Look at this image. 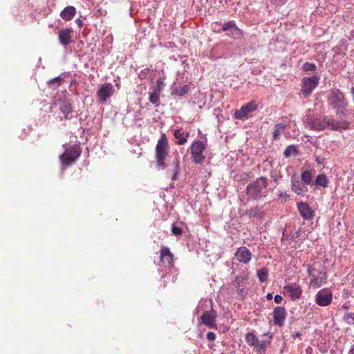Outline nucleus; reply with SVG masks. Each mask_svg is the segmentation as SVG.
I'll return each instance as SVG.
<instances>
[{
	"mask_svg": "<svg viewBox=\"0 0 354 354\" xmlns=\"http://www.w3.org/2000/svg\"><path fill=\"white\" fill-rule=\"evenodd\" d=\"M304 124L313 131H323L326 129L332 131L347 129L350 123L346 120H337L332 117L322 115L319 113L306 114L304 120Z\"/></svg>",
	"mask_w": 354,
	"mask_h": 354,
	"instance_id": "obj_1",
	"label": "nucleus"
},
{
	"mask_svg": "<svg viewBox=\"0 0 354 354\" xmlns=\"http://www.w3.org/2000/svg\"><path fill=\"white\" fill-rule=\"evenodd\" d=\"M168 140L166 135L163 133L158 139L156 146V166L158 169H163L166 167L165 160L168 155Z\"/></svg>",
	"mask_w": 354,
	"mask_h": 354,
	"instance_id": "obj_2",
	"label": "nucleus"
},
{
	"mask_svg": "<svg viewBox=\"0 0 354 354\" xmlns=\"http://www.w3.org/2000/svg\"><path fill=\"white\" fill-rule=\"evenodd\" d=\"M267 186L268 178L261 176L247 186V194L253 199L259 198L266 193Z\"/></svg>",
	"mask_w": 354,
	"mask_h": 354,
	"instance_id": "obj_3",
	"label": "nucleus"
},
{
	"mask_svg": "<svg viewBox=\"0 0 354 354\" xmlns=\"http://www.w3.org/2000/svg\"><path fill=\"white\" fill-rule=\"evenodd\" d=\"M218 23L212 25V30L214 32L221 33L222 32H227V35L234 39H239L243 37V31L240 29L234 21H228L222 25L221 28L216 29Z\"/></svg>",
	"mask_w": 354,
	"mask_h": 354,
	"instance_id": "obj_4",
	"label": "nucleus"
},
{
	"mask_svg": "<svg viewBox=\"0 0 354 354\" xmlns=\"http://www.w3.org/2000/svg\"><path fill=\"white\" fill-rule=\"evenodd\" d=\"M80 146L75 145L67 148L59 156L60 162L63 167H67L73 164L81 155Z\"/></svg>",
	"mask_w": 354,
	"mask_h": 354,
	"instance_id": "obj_5",
	"label": "nucleus"
},
{
	"mask_svg": "<svg viewBox=\"0 0 354 354\" xmlns=\"http://www.w3.org/2000/svg\"><path fill=\"white\" fill-rule=\"evenodd\" d=\"M330 104L337 109V113H343L347 106V102L344 93L339 89L332 91L328 97Z\"/></svg>",
	"mask_w": 354,
	"mask_h": 354,
	"instance_id": "obj_6",
	"label": "nucleus"
},
{
	"mask_svg": "<svg viewBox=\"0 0 354 354\" xmlns=\"http://www.w3.org/2000/svg\"><path fill=\"white\" fill-rule=\"evenodd\" d=\"M319 77L317 75L304 77L301 80L300 93L304 97L311 95L314 89L318 86Z\"/></svg>",
	"mask_w": 354,
	"mask_h": 354,
	"instance_id": "obj_7",
	"label": "nucleus"
},
{
	"mask_svg": "<svg viewBox=\"0 0 354 354\" xmlns=\"http://www.w3.org/2000/svg\"><path fill=\"white\" fill-rule=\"evenodd\" d=\"M206 145L201 140H194L190 147L192 158L195 164H201L205 158L203 154Z\"/></svg>",
	"mask_w": 354,
	"mask_h": 354,
	"instance_id": "obj_8",
	"label": "nucleus"
},
{
	"mask_svg": "<svg viewBox=\"0 0 354 354\" xmlns=\"http://www.w3.org/2000/svg\"><path fill=\"white\" fill-rule=\"evenodd\" d=\"M59 106L60 111L64 115L65 120L71 118L70 114L72 113L73 107L71 100L66 97H59L56 101L53 102L50 106V112H53V107Z\"/></svg>",
	"mask_w": 354,
	"mask_h": 354,
	"instance_id": "obj_9",
	"label": "nucleus"
},
{
	"mask_svg": "<svg viewBox=\"0 0 354 354\" xmlns=\"http://www.w3.org/2000/svg\"><path fill=\"white\" fill-rule=\"evenodd\" d=\"M308 272L311 276L310 279V286L314 288L321 287L326 280V274L325 272H317L315 274L316 270L311 267L308 268Z\"/></svg>",
	"mask_w": 354,
	"mask_h": 354,
	"instance_id": "obj_10",
	"label": "nucleus"
},
{
	"mask_svg": "<svg viewBox=\"0 0 354 354\" xmlns=\"http://www.w3.org/2000/svg\"><path fill=\"white\" fill-rule=\"evenodd\" d=\"M258 109V103L252 100L249 103L243 105L240 109L236 111L234 118L238 120H244L248 118L250 113L255 111Z\"/></svg>",
	"mask_w": 354,
	"mask_h": 354,
	"instance_id": "obj_11",
	"label": "nucleus"
},
{
	"mask_svg": "<svg viewBox=\"0 0 354 354\" xmlns=\"http://www.w3.org/2000/svg\"><path fill=\"white\" fill-rule=\"evenodd\" d=\"M113 93V86L111 83L104 84L97 91V97L100 102L105 103Z\"/></svg>",
	"mask_w": 354,
	"mask_h": 354,
	"instance_id": "obj_12",
	"label": "nucleus"
},
{
	"mask_svg": "<svg viewBox=\"0 0 354 354\" xmlns=\"http://www.w3.org/2000/svg\"><path fill=\"white\" fill-rule=\"evenodd\" d=\"M333 300V294L326 290H319L315 295V302L319 306H327Z\"/></svg>",
	"mask_w": 354,
	"mask_h": 354,
	"instance_id": "obj_13",
	"label": "nucleus"
},
{
	"mask_svg": "<svg viewBox=\"0 0 354 354\" xmlns=\"http://www.w3.org/2000/svg\"><path fill=\"white\" fill-rule=\"evenodd\" d=\"M234 256L239 262L248 264L252 259V254L248 248L242 246L237 249Z\"/></svg>",
	"mask_w": 354,
	"mask_h": 354,
	"instance_id": "obj_14",
	"label": "nucleus"
},
{
	"mask_svg": "<svg viewBox=\"0 0 354 354\" xmlns=\"http://www.w3.org/2000/svg\"><path fill=\"white\" fill-rule=\"evenodd\" d=\"M73 30L72 28H63L58 32V38L62 46H67L73 42Z\"/></svg>",
	"mask_w": 354,
	"mask_h": 354,
	"instance_id": "obj_15",
	"label": "nucleus"
},
{
	"mask_svg": "<svg viewBox=\"0 0 354 354\" xmlns=\"http://www.w3.org/2000/svg\"><path fill=\"white\" fill-rule=\"evenodd\" d=\"M297 208L301 216L305 220H311L314 217V211L310 207L307 203H298Z\"/></svg>",
	"mask_w": 354,
	"mask_h": 354,
	"instance_id": "obj_16",
	"label": "nucleus"
},
{
	"mask_svg": "<svg viewBox=\"0 0 354 354\" xmlns=\"http://www.w3.org/2000/svg\"><path fill=\"white\" fill-rule=\"evenodd\" d=\"M286 317V309L283 307L277 306L273 310V321L275 325L282 326Z\"/></svg>",
	"mask_w": 354,
	"mask_h": 354,
	"instance_id": "obj_17",
	"label": "nucleus"
},
{
	"mask_svg": "<svg viewBox=\"0 0 354 354\" xmlns=\"http://www.w3.org/2000/svg\"><path fill=\"white\" fill-rule=\"evenodd\" d=\"M216 317V312L212 309L210 311H205L201 318L204 325L209 328H214L215 326Z\"/></svg>",
	"mask_w": 354,
	"mask_h": 354,
	"instance_id": "obj_18",
	"label": "nucleus"
},
{
	"mask_svg": "<svg viewBox=\"0 0 354 354\" xmlns=\"http://www.w3.org/2000/svg\"><path fill=\"white\" fill-rule=\"evenodd\" d=\"M248 279V274L242 273L235 277L234 285L237 289V293L242 295L246 292L244 286V281Z\"/></svg>",
	"mask_w": 354,
	"mask_h": 354,
	"instance_id": "obj_19",
	"label": "nucleus"
},
{
	"mask_svg": "<svg viewBox=\"0 0 354 354\" xmlns=\"http://www.w3.org/2000/svg\"><path fill=\"white\" fill-rule=\"evenodd\" d=\"M291 189L297 195L306 194L308 189L305 183L298 179L291 180Z\"/></svg>",
	"mask_w": 354,
	"mask_h": 354,
	"instance_id": "obj_20",
	"label": "nucleus"
},
{
	"mask_svg": "<svg viewBox=\"0 0 354 354\" xmlns=\"http://www.w3.org/2000/svg\"><path fill=\"white\" fill-rule=\"evenodd\" d=\"M283 289L286 292L290 294V297L292 299H297L300 298L302 293L301 286L296 283L286 285L283 287Z\"/></svg>",
	"mask_w": 354,
	"mask_h": 354,
	"instance_id": "obj_21",
	"label": "nucleus"
},
{
	"mask_svg": "<svg viewBox=\"0 0 354 354\" xmlns=\"http://www.w3.org/2000/svg\"><path fill=\"white\" fill-rule=\"evenodd\" d=\"M160 262L163 264L172 265L174 263V255L168 248L162 246L160 251Z\"/></svg>",
	"mask_w": 354,
	"mask_h": 354,
	"instance_id": "obj_22",
	"label": "nucleus"
},
{
	"mask_svg": "<svg viewBox=\"0 0 354 354\" xmlns=\"http://www.w3.org/2000/svg\"><path fill=\"white\" fill-rule=\"evenodd\" d=\"M76 14V9L74 6H66L61 12L60 17L65 21L71 20Z\"/></svg>",
	"mask_w": 354,
	"mask_h": 354,
	"instance_id": "obj_23",
	"label": "nucleus"
},
{
	"mask_svg": "<svg viewBox=\"0 0 354 354\" xmlns=\"http://www.w3.org/2000/svg\"><path fill=\"white\" fill-rule=\"evenodd\" d=\"M174 136L178 140V145H183L187 142L189 134L188 132L182 131L181 129H176Z\"/></svg>",
	"mask_w": 354,
	"mask_h": 354,
	"instance_id": "obj_24",
	"label": "nucleus"
},
{
	"mask_svg": "<svg viewBox=\"0 0 354 354\" xmlns=\"http://www.w3.org/2000/svg\"><path fill=\"white\" fill-rule=\"evenodd\" d=\"M270 344V340H263V341L258 340V342H257V344H255L254 348L256 352L257 353V354H265L266 351Z\"/></svg>",
	"mask_w": 354,
	"mask_h": 354,
	"instance_id": "obj_25",
	"label": "nucleus"
},
{
	"mask_svg": "<svg viewBox=\"0 0 354 354\" xmlns=\"http://www.w3.org/2000/svg\"><path fill=\"white\" fill-rule=\"evenodd\" d=\"M315 183L316 186L326 188L328 186V180L326 174H322L316 177Z\"/></svg>",
	"mask_w": 354,
	"mask_h": 354,
	"instance_id": "obj_26",
	"label": "nucleus"
},
{
	"mask_svg": "<svg viewBox=\"0 0 354 354\" xmlns=\"http://www.w3.org/2000/svg\"><path fill=\"white\" fill-rule=\"evenodd\" d=\"M64 82V78L62 76L56 77L48 82L50 88L55 89Z\"/></svg>",
	"mask_w": 354,
	"mask_h": 354,
	"instance_id": "obj_27",
	"label": "nucleus"
},
{
	"mask_svg": "<svg viewBox=\"0 0 354 354\" xmlns=\"http://www.w3.org/2000/svg\"><path fill=\"white\" fill-rule=\"evenodd\" d=\"M286 126L283 123L277 124L274 127L273 139L277 140L279 136L285 131Z\"/></svg>",
	"mask_w": 354,
	"mask_h": 354,
	"instance_id": "obj_28",
	"label": "nucleus"
},
{
	"mask_svg": "<svg viewBox=\"0 0 354 354\" xmlns=\"http://www.w3.org/2000/svg\"><path fill=\"white\" fill-rule=\"evenodd\" d=\"M245 339L246 343L250 346H254L258 342V338L253 333H248L245 334Z\"/></svg>",
	"mask_w": 354,
	"mask_h": 354,
	"instance_id": "obj_29",
	"label": "nucleus"
},
{
	"mask_svg": "<svg viewBox=\"0 0 354 354\" xmlns=\"http://www.w3.org/2000/svg\"><path fill=\"white\" fill-rule=\"evenodd\" d=\"M301 181L306 185H309L313 180V174L310 171L305 170L301 174Z\"/></svg>",
	"mask_w": 354,
	"mask_h": 354,
	"instance_id": "obj_30",
	"label": "nucleus"
},
{
	"mask_svg": "<svg viewBox=\"0 0 354 354\" xmlns=\"http://www.w3.org/2000/svg\"><path fill=\"white\" fill-rule=\"evenodd\" d=\"M257 277L261 282H266L268 280V270L266 268H262L257 270Z\"/></svg>",
	"mask_w": 354,
	"mask_h": 354,
	"instance_id": "obj_31",
	"label": "nucleus"
},
{
	"mask_svg": "<svg viewBox=\"0 0 354 354\" xmlns=\"http://www.w3.org/2000/svg\"><path fill=\"white\" fill-rule=\"evenodd\" d=\"M297 153V149L295 145L288 146L285 151H283V156L286 158H289L292 155H295Z\"/></svg>",
	"mask_w": 354,
	"mask_h": 354,
	"instance_id": "obj_32",
	"label": "nucleus"
},
{
	"mask_svg": "<svg viewBox=\"0 0 354 354\" xmlns=\"http://www.w3.org/2000/svg\"><path fill=\"white\" fill-rule=\"evenodd\" d=\"M189 91V86L188 85H184L182 87L178 88H176L173 91V94L177 95L178 96H183L187 94Z\"/></svg>",
	"mask_w": 354,
	"mask_h": 354,
	"instance_id": "obj_33",
	"label": "nucleus"
},
{
	"mask_svg": "<svg viewBox=\"0 0 354 354\" xmlns=\"http://www.w3.org/2000/svg\"><path fill=\"white\" fill-rule=\"evenodd\" d=\"M160 94L158 92H151L149 93V101L151 103L156 104L158 102L160 99Z\"/></svg>",
	"mask_w": 354,
	"mask_h": 354,
	"instance_id": "obj_34",
	"label": "nucleus"
},
{
	"mask_svg": "<svg viewBox=\"0 0 354 354\" xmlns=\"http://www.w3.org/2000/svg\"><path fill=\"white\" fill-rule=\"evenodd\" d=\"M260 209L258 207L249 209L246 212V214L250 217H256L259 215Z\"/></svg>",
	"mask_w": 354,
	"mask_h": 354,
	"instance_id": "obj_35",
	"label": "nucleus"
},
{
	"mask_svg": "<svg viewBox=\"0 0 354 354\" xmlns=\"http://www.w3.org/2000/svg\"><path fill=\"white\" fill-rule=\"evenodd\" d=\"M303 69L305 71H314L316 69V66L314 64L306 62L303 66Z\"/></svg>",
	"mask_w": 354,
	"mask_h": 354,
	"instance_id": "obj_36",
	"label": "nucleus"
},
{
	"mask_svg": "<svg viewBox=\"0 0 354 354\" xmlns=\"http://www.w3.org/2000/svg\"><path fill=\"white\" fill-rule=\"evenodd\" d=\"M344 319L348 324H354V313H349L344 315Z\"/></svg>",
	"mask_w": 354,
	"mask_h": 354,
	"instance_id": "obj_37",
	"label": "nucleus"
},
{
	"mask_svg": "<svg viewBox=\"0 0 354 354\" xmlns=\"http://www.w3.org/2000/svg\"><path fill=\"white\" fill-rule=\"evenodd\" d=\"M164 86H165V84H164L163 81L161 80L160 79L158 80L154 91L158 92L159 93H160L162 90L163 89Z\"/></svg>",
	"mask_w": 354,
	"mask_h": 354,
	"instance_id": "obj_38",
	"label": "nucleus"
},
{
	"mask_svg": "<svg viewBox=\"0 0 354 354\" xmlns=\"http://www.w3.org/2000/svg\"><path fill=\"white\" fill-rule=\"evenodd\" d=\"M171 232L172 234L178 236L183 233V230L181 227L173 225L171 227Z\"/></svg>",
	"mask_w": 354,
	"mask_h": 354,
	"instance_id": "obj_39",
	"label": "nucleus"
},
{
	"mask_svg": "<svg viewBox=\"0 0 354 354\" xmlns=\"http://www.w3.org/2000/svg\"><path fill=\"white\" fill-rule=\"evenodd\" d=\"M178 167H179V161L177 160L176 162V165H175L174 174H173L172 178H171V179L173 180H175L176 179V175H177V174L178 172V169H179Z\"/></svg>",
	"mask_w": 354,
	"mask_h": 354,
	"instance_id": "obj_40",
	"label": "nucleus"
},
{
	"mask_svg": "<svg viewBox=\"0 0 354 354\" xmlns=\"http://www.w3.org/2000/svg\"><path fill=\"white\" fill-rule=\"evenodd\" d=\"M270 1L274 5L281 6V5H283L284 3H286L288 0H270Z\"/></svg>",
	"mask_w": 354,
	"mask_h": 354,
	"instance_id": "obj_41",
	"label": "nucleus"
},
{
	"mask_svg": "<svg viewBox=\"0 0 354 354\" xmlns=\"http://www.w3.org/2000/svg\"><path fill=\"white\" fill-rule=\"evenodd\" d=\"M206 336L207 339L209 341H214L216 339V335L213 332H208Z\"/></svg>",
	"mask_w": 354,
	"mask_h": 354,
	"instance_id": "obj_42",
	"label": "nucleus"
},
{
	"mask_svg": "<svg viewBox=\"0 0 354 354\" xmlns=\"http://www.w3.org/2000/svg\"><path fill=\"white\" fill-rule=\"evenodd\" d=\"M288 196V194L286 192H281L279 194V198H281L284 201H286Z\"/></svg>",
	"mask_w": 354,
	"mask_h": 354,
	"instance_id": "obj_43",
	"label": "nucleus"
},
{
	"mask_svg": "<svg viewBox=\"0 0 354 354\" xmlns=\"http://www.w3.org/2000/svg\"><path fill=\"white\" fill-rule=\"evenodd\" d=\"M283 298L281 295H277L274 296V301L276 304H280L282 301Z\"/></svg>",
	"mask_w": 354,
	"mask_h": 354,
	"instance_id": "obj_44",
	"label": "nucleus"
},
{
	"mask_svg": "<svg viewBox=\"0 0 354 354\" xmlns=\"http://www.w3.org/2000/svg\"><path fill=\"white\" fill-rule=\"evenodd\" d=\"M76 21L77 24L78 25V26H79L80 28H81V27L82 26V25H83V22H82V21L81 19H76V21Z\"/></svg>",
	"mask_w": 354,
	"mask_h": 354,
	"instance_id": "obj_45",
	"label": "nucleus"
},
{
	"mask_svg": "<svg viewBox=\"0 0 354 354\" xmlns=\"http://www.w3.org/2000/svg\"><path fill=\"white\" fill-rule=\"evenodd\" d=\"M266 298L268 300H271L272 299V295L271 293H268L267 295H266Z\"/></svg>",
	"mask_w": 354,
	"mask_h": 354,
	"instance_id": "obj_46",
	"label": "nucleus"
},
{
	"mask_svg": "<svg viewBox=\"0 0 354 354\" xmlns=\"http://www.w3.org/2000/svg\"><path fill=\"white\" fill-rule=\"evenodd\" d=\"M348 354H354V346H352L350 349Z\"/></svg>",
	"mask_w": 354,
	"mask_h": 354,
	"instance_id": "obj_47",
	"label": "nucleus"
},
{
	"mask_svg": "<svg viewBox=\"0 0 354 354\" xmlns=\"http://www.w3.org/2000/svg\"><path fill=\"white\" fill-rule=\"evenodd\" d=\"M351 93H352V95H353V100L354 101V86H353L351 88Z\"/></svg>",
	"mask_w": 354,
	"mask_h": 354,
	"instance_id": "obj_48",
	"label": "nucleus"
},
{
	"mask_svg": "<svg viewBox=\"0 0 354 354\" xmlns=\"http://www.w3.org/2000/svg\"><path fill=\"white\" fill-rule=\"evenodd\" d=\"M272 335H270V337H269V338H270V339H271V338H272Z\"/></svg>",
	"mask_w": 354,
	"mask_h": 354,
	"instance_id": "obj_49",
	"label": "nucleus"
},
{
	"mask_svg": "<svg viewBox=\"0 0 354 354\" xmlns=\"http://www.w3.org/2000/svg\"><path fill=\"white\" fill-rule=\"evenodd\" d=\"M221 354H224V353H221Z\"/></svg>",
	"mask_w": 354,
	"mask_h": 354,
	"instance_id": "obj_50",
	"label": "nucleus"
}]
</instances>
